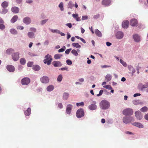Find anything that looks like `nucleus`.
Segmentation results:
<instances>
[{
  "label": "nucleus",
  "instance_id": "f257e3e1",
  "mask_svg": "<svg viewBox=\"0 0 148 148\" xmlns=\"http://www.w3.org/2000/svg\"><path fill=\"white\" fill-rule=\"evenodd\" d=\"M100 108L103 110H107L110 106V102L106 100H102L99 103Z\"/></svg>",
  "mask_w": 148,
  "mask_h": 148
},
{
  "label": "nucleus",
  "instance_id": "f03ea898",
  "mask_svg": "<svg viewBox=\"0 0 148 148\" xmlns=\"http://www.w3.org/2000/svg\"><path fill=\"white\" fill-rule=\"evenodd\" d=\"M45 58L43 60L44 63L45 64H47L48 65H49L52 60L51 56L48 54L45 56Z\"/></svg>",
  "mask_w": 148,
  "mask_h": 148
},
{
  "label": "nucleus",
  "instance_id": "7ed1b4c3",
  "mask_svg": "<svg viewBox=\"0 0 148 148\" xmlns=\"http://www.w3.org/2000/svg\"><path fill=\"white\" fill-rule=\"evenodd\" d=\"M123 122L125 124H128L134 121V118L132 116H124L123 119Z\"/></svg>",
  "mask_w": 148,
  "mask_h": 148
},
{
  "label": "nucleus",
  "instance_id": "20e7f679",
  "mask_svg": "<svg viewBox=\"0 0 148 148\" xmlns=\"http://www.w3.org/2000/svg\"><path fill=\"white\" fill-rule=\"evenodd\" d=\"M123 114L125 116H131L133 113V110L130 108H127L123 110L122 112Z\"/></svg>",
  "mask_w": 148,
  "mask_h": 148
},
{
  "label": "nucleus",
  "instance_id": "39448f33",
  "mask_svg": "<svg viewBox=\"0 0 148 148\" xmlns=\"http://www.w3.org/2000/svg\"><path fill=\"white\" fill-rule=\"evenodd\" d=\"M30 82V79L27 77H24L21 80V83L23 85L27 86Z\"/></svg>",
  "mask_w": 148,
  "mask_h": 148
},
{
  "label": "nucleus",
  "instance_id": "423d86ee",
  "mask_svg": "<svg viewBox=\"0 0 148 148\" xmlns=\"http://www.w3.org/2000/svg\"><path fill=\"white\" fill-rule=\"evenodd\" d=\"M84 110L80 108L76 112V116L78 118H81L84 116Z\"/></svg>",
  "mask_w": 148,
  "mask_h": 148
},
{
  "label": "nucleus",
  "instance_id": "0eeeda50",
  "mask_svg": "<svg viewBox=\"0 0 148 148\" xmlns=\"http://www.w3.org/2000/svg\"><path fill=\"white\" fill-rule=\"evenodd\" d=\"M96 102L95 101H92V104L88 106V109L91 110H96L97 108V106L96 105Z\"/></svg>",
  "mask_w": 148,
  "mask_h": 148
},
{
  "label": "nucleus",
  "instance_id": "6e6552de",
  "mask_svg": "<svg viewBox=\"0 0 148 148\" xmlns=\"http://www.w3.org/2000/svg\"><path fill=\"white\" fill-rule=\"evenodd\" d=\"M19 53L18 52H14L12 54V58L14 61H16L19 58Z\"/></svg>",
  "mask_w": 148,
  "mask_h": 148
},
{
  "label": "nucleus",
  "instance_id": "1a4fd4ad",
  "mask_svg": "<svg viewBox=\"0 0 148 148\" xmlns=\"http://www.w3.org/2000/svg\"><path fill=\"white\" fill-rule=\"evenodd\" d=\"M40 81L42 83L47 84L49 82V79L48 77L44 76L40 78Z\"/></svg>",
  "mask_w": 148,
  "mask_h": 148
},
{
  "label": "nucleus",
  "instance_id": "9d476101",
  "mask_svg": "<svg viewBox=\"0 0 148 148\" xmlns=\"http://www.w3.org/2000/svg\"><path fill=\"white\" fill-rule=\"evenodd\" d=\"M115 36L117 39H121L123 38L124 36V34L122 32L118 31L116 33Z\"/></svg>",
  "mask_w": 148,
  "mask_h": 148
},
{
  "label": "nucleus",
  "instance_id": "9b49d317",
  "mask_svg": "<svg viewBox=\"0 0 148 148\" xmlns=\"http://www.w3.org/2000/svg\"><path fill=\"white\" fill-rule=\"evenodd\" d=\"M7 70L10 72H13L15 70L14 67L12 65H8L6 67Z\"/></svg>",
  "mask_w": 148,
  "mask_h": 148
},
{
  "label": "nucleus",
  "instance_id": "f8f14e48",
  "mask_svg": "<svg viewBox=\"0 0 148 148\" xmlns=\"http://www.w3.org/2000/svg\"><path fill=\"white\" fill-rule=\"evenodd\" d=\"M135 114L137 119L140 120L142 119L143 115L139 111H138L136 112L135 113Z\"/></svg>",
  "mask_w": 148,
  "mask_h": 148
},
{
  "label": "nucleus",
  "instance_id": "ddd939ff",
  "mask_svg": "<svg viewBox=\"0 0 148 148\" xmlns=\"http://www.w3.org/2000/svg\"><path fill=\"white\" fill-rule=\"evenodd\" d=\"M73 106L71 104L67 105L66 107V113L67 114H70L71 113Z\"/></svg>",
  "mask_w": 148,
  "mask_h": 148
},
{
  "label": "nucleus",
  "instance_id": "4468645a",
  "mask_svg": "<svg viewBox=\"0 0 148 148\" xmlns=\"http://www.w3.org/2000/svg\"><path fill=\"white\" fill-rule=\"evenodd\" d=\"M23 22L26 25L29 24L31 22V20L30 18L26 17L23 19Z\"/></svg>",
  "mask_w": 148,
  "mask_h": 148
},
{
  "label": "nucleus",
  "instance_id": "2eb2a0df",
  "mask_svg": "<svg viewBox=\"0 0 148 148\" xmlns=\"http://www.w3.org/2000/svg\"><path fill=\"white\" fill-rule=\"evenodd\" d=\"M138 23L137 20L135 18L132 19L130 21V25L133 27L137 26Z\"/></svg>",
  "mask_w": 148,
  "mask_h": 148
},
{
  "label": "nucleus",
  "instance_id": "dca6fc26",
  "mask_svg": "<svg viewBox=\"0 0 148 148\" xmlns=\"http://www.w3.org/2000/svg\"><path fill=\"white\" fill-rule=\"evenodd\" d=\"M132 125L136 126L139 128H143L144 127L143 125L141 123L138 122H135L132 123Z\"/></svg>",
  "mask_w": 148,
  "mask_h": 148
},
{
  "label": "nucleus",
  "instance_id": "f3484780",
  "mask_svg": "<svg viewBox=\"0 0 148 148\" xmlns=\"http://www.w3.org/2000/svg\"><path fill=\"white\" fill-rule=\"evenodd\" d=\"M133 38L134 41L138 42L140 41V36L137 34H135L133 36Z\"/></svg>",
  "mask_w": 148,
  "mask_h": 148
},
{
  "label": "nucleus",
  "instance_id": "a211bd4d",
  "mask_svg": "<svg viewBox=\"0 0 148 148\" xmlns=\"http://www.w3.org/2000/svg\"><path fill=\"white\" fill-rule=\"evenodd\" d=\"M11 10L14 14L18 13L19 11V9L18 7L14 6L12 8Z\"/></svg>",
  "mask_w": 148,
  "mask_h": 148
},
{
  "label": "nucleus",
  "instance_id": "6ab92c4d",
  "mask_svg": "<svg viewBox=\"0 0 148 148\" xmlns=\"http://www.w3.org/2000/svg\"><path fill=\"white\" fill-rule=\"evenodd\" d=\"M129 22L128 21H123L122 23V26L124 28H127L129 25Z\"/></svg>",
  "mask_w": 148,
  "mask_h": 148
},
{
  "label": "nucleus",
  "instance_id": "aec40b11",
  "mask_svg": "<svg viewBox=\"0 0 148 148\" xmlns=\"http://www.w3.org/2000/svg\"><path fill=\"white\" fill-rule=\"evenodd\" d=\"M111 1L110 0H102V4L104 5L108 6L111 4Z\"/></svg>",
  "mask_w": 148,
  "mask_h": 148
},
{
  "label": "nucleus",
  "instance_id": "412c9836",
  "mask_svg": "<svg viewBox=\"0 0 148 148\" xmlns=\"http://www.w3.org/2000/svg\"><path fill=\"white\" fill-rule=\"evenodd\" d=\"M31 109L30 108H27L26 110L24 112V113L26 117L27 116H29L31 114Z\"/></svg>",
  "mask_w": 148,
  "mask_h": 148
},
{
  "label": "nucleus",
  "instance_id": "4be33fe9",
  "mask_svg": "<svg viewBox=\"0 0 148 148\" xmlns=\"http://www.w3.org/2000/svg\"><path fill=\"white\" fill-rule=\"evenodd\" d=\"M32 69L35 71H38L40 70V66L38 65H34L33 66Z\"/></svg>",
  "mask_w": 148,
  "mask_h": 148
},
{
  "label": "nucleus",
  "instance_id": "5701e85b",
  "mask_svg": "<svg viewBox=\"0 0 148 148\" xmlns=\"http://www.w3.org/2000/svg\"><path fill=\"white\" fill-rule=\"evenodd\" d=\"M72 16L77 21H81L80 17H78V14H73Z\"/></svg>",
  "mask_w": 148,
  "mask_h": 148
},
{
  "label": "nucleus",
  "instance_id": "b1692460",
  "mask_svg": "<svg viewBox=\"0 0 148 148\" xmlns=\"http://www.w3.org/2000/svg\"><path fill=\"white\" fill-rule=\"evenodd\" d=\"M129 71L132 72V73L133 75L136 72L135 69L131 65H129L128 67Z\"/></svg>",
  "mask_w": 148,
  "mask_h": 148
},
{
  "label": "nucleus",
  "instance_id": "393cba45",
  "mask_svg": "<svg viewBox=\"0 0 148 148\" xmlns=\"http://www.w3.org/2000/svg\"><path fill=\"white\" fill-rule=\"evenodd\" d=\"M52 64L55 67L60 66L61 65V64L59 61H54Z\"/></svg>",
  "mask_w": 148,
  "mask_h": 148
},
{
  "label": "nucleus",
  "instance_id": "a878e982",
  "mask_svg": "<svg viewBox=\"0 0 148 148\" xmlns=\"http://www.w3.org/2000/svg\"><path fill=\"white\" fill-rule=\"evenodd\" d=\"M18 16L17 15L14 16L10 20V22L12 23H14L16 21L18 18Z\"/></svg>",
  "mask_w": 148,
  "mask_h": 148
},
{
  "label": "nucleus",
  "instance_id": "bb28decb",
  "mask_svg": "<svg viewBox=\"0 0 148 148\" xmlns=\"http://www.w3.org/2000/svg\"><path fill=\"white\" fill-rule=\"evenodd\" d=\"M54 88L53 85H50L47 87V90L48 92H51L54 89Z\"/></svg>",
  "mask_w": 148,
  "mask_h": 148
},
{
  "label": "nucleus",
  "instance_id": "cd10ccee",
  "mask_svg": "<svg viewBox=\"0 0 148 148\" xmlns=\"http://www.w3.org/2000/svg\"><path fill=\"white\" fill-rule=\"evenodd\" d=\"M27 36L28 37L31 39H32L34 38V34L32 32H29L27 33Z\"/></svg>",
  "mask_w": 148,
  "mask_h": 148
},
{
  "label": "nucleus",
  "instance_id": "c85d7f7f",
  "mask_svg": "<svg viewBox=\"0 0 148 148\" xmlns=\"http://www.w3.org/2000/svg\"><path fill=\"white\" fill-rule=\"evenodd\" d=\"M112 78L111 75L110 74H108L106 75L105 80L107 82H109L111 79Z\"/></svg>",
  "mask_w": 148,
  "mask_h": 148
},
{
  "label": "nucleus",
  "instance_id": "c756f323",
  "mask_svg": "<svg viewBox=\"0 0 148 148\" xmlns=\"http://www.w3.org/2000/svg\"><path fill=\"white\" fill-rule=\"evenodd\" d=\"M8 5V3L6 1H3L1 4V6L3 8H5L7 7Z\"/></svg>",
  "mask_w": 148,
  "mask_h": 148
},
{
  "label": "nucleus",
  "instance_id": "7c9ffc66",
  "mask_svg": "<svg viewBox=\"0 0 148 148\" xmlns=\"http://www.w3.org/2000/svg\"><path fill=\"white\" fill-rule=\"evenodd\" d=\"M95 32L97 36L100 37L102 36V35L101 32L98 29H95Z\"/></svg>",
  "mask_w": 148,
  "mask_h": 148
},
{
  "label": "nucleus",
  "instance_id": "2f4dec72",
  "mask_svg": "<svg viewBox=\"0 0 148 148\" xmlns=\"http://www.w3.org/2000/svg\"><path fill=\"white\" fill-rule=\"evenodd\" d=\"M14 50L12 48H9L8 49L6 50V53L8 55H10L11 53L12 54V52H14Z\"/></svg>",
  "mask_w": 148,
  "mask_h": 148
},
{
  "label": "nucleus",
  "instance_id": "473e14b6",
  "mask_svg": "<svg viewBox=\"0 0 148 148\" xmlns=\"http://www.w3.org/2000/svg\"><path fill=\"white\" fill-rule=\"evenodd\" d=\"M10 33L13 35L17 34L18 33L17 31L14 29L12 28L10 30Z\"/></svg>",
  "mask_w": 148,
  "mask_h": 148
},
{
  "label": "nucleus",
  "instance_id": "72a5a7b5",
  "mask_svg": "<svg viewBox=\"0 0 148 148\" xmlns=\"http://www.w3.org/2000/svg\"><path fill=\"white\" fill-rule=\"evenodd\" d=\"M26 62V60L24 58H21L20 59V62L21 64L24 65L25 64Z\"/></svg>",
  "mask_w": 148,
  "mask_h": 148
},
{
  "label": "nucleus",
  "instance_id": "f704fd0d",
  "mask_svg": "<svg viewBox=\"0 0 148 148\" xmlns=\"http://www.w3.org/2000/svg\"><path fill=\"white\" fill-rule=\"evenodd\" d=\"M49 30L53 33H56L58 34H60V31L58 29H53L49 28Z\"/></svg>",
  "mask_w": 148,
  "mask_h": 148
},
{
  "label": "nucleus",
  "instance_id": "c9c22d12",
  "mask_svg": "<svg viewBox=\"0 0 148 148\" xmlns=\"http://www.w3.org/2000/svg\"><path fill=\"white\" fill-rule=\"evenodd\" d=\"M62 56V55L60 54H56L54 55V58L56 60L60 59V57Z\"/></svg>",
  "mask_w": 148,
  "mask_h": 148
},
{
  "label": "nucleus",
  "instance_id": "e433bc0d",
  "mask_svg": "<svg viewBox=\"0 0 148 148\" xmlns=\"http://www.w3.org/2000/svg\"><path fill=\"white\" fill-rule=\"evenodd\" d=\"M8 11V10L5 8H3L1 11L0 12L1 14H5L7 13Z\"/></svg>",
  "mask_w": 148,
  "mask_h": 148
},
{
  "label": "nucleus",
  "instance_id": "4c0bfd02",
  "mask_svg": "<svg viewBox=\"0 0 148 148\" xmlns=\"http://www.w3.org/2000/svg\"><path fill=\"white\" fill-rule=\"evenodd\" d=\"M147 88H148V82L142 86L141 90L143 91H144L145 89Z\"/></svg>",
  "mask_w": 148,
  "mask_h": 148
},
{
  "label": "nucleus",
  "instance_id": "58836bf2",
  "mask_svg": "<svg viewBox=\"0 0 148 148\" xmlns=\"http://www.w3.org/2000/svg\"><path fill=\"white\" fill-rule=\"evenodd\" d=\"M140 111L143 112H147L148 110V108L146 106H144L141 108Z\"/></svg>",
  "mask_w": 148,
  "mask_h": 148
},
{
  "label": "nucleus",
  "instance_id": "ea45409f",
  "mask_svg": "<svg viewBox=\"0 0 148 148\" xmlns=\"http://www.w3.org/2000/svg\"><path fill=\"white\" fill-rule=\"evenodd\" d=\"M72 45L76 48H80L81 46L80 45H79L78 43H73L72 44Z\"/></svg>",
  "mask_w": 148,
  "mask_h": 148
},
{
  "label": "nucleus",
  "instance_id": "a19ab883",
  "mask_svg": "<svg viewBox=\"0 0 148 148\" xmlns=\"http://www.w3.org/2000/svg\"><path fill=\"white\" fill-rule=\"evenodd\" d=\"M58 7L60 8L61 11H63L64 10L63 4L62 2H61L60 3Z\"/></svg>",
  "mask_w": 148,
  "mask_h": 148
},
{
  "label": "nucleus",
  "instance_id": "79ce46f5",
  "mask_svg": "<svg viewBox=\"0 0 148 148\" xmlns=\"http://www.w3.org/2000/svg\"><path fill=\"white\" fill-rule=\"evenodd\" d=\"M120 62L124 66L126 67L127 66V63L122 59H121L120 60Z\"/></svg>",
  "mask_w": 148,
  "mask_h": 148
},
{
  "label": "nucleus",
  "instance_id": "37998d69",
  "mask_svg": "<svg viewBox=\"0 0 148 148\" xmlns=\"http://www.w3.org/2000/svg\"><path fill=\"white\" fill-rule=\"evenodd\" d=\"M62 79V76L61 74L59 75L57 78V81L58 82H61Z\"/></svg>",
  "mask_w": 148,
  "mask_h": 148
},
{
  "label": "nucleus",
  "instance_id": "c03bdc74",
  "mask_svg": "<svg viewBox=\"0 0 148 148\" xmlns=\"http://www.w3.org/2000/svg\"><path fill=\"white\" fill-rule=\"evenodd\" d=\"M73 4L71 1H70L68 5V7L72 9L73 6Z\"/></svg>",
  "mask_w": 148,
  "mask_h": 148
},
{
  "label": "nucleus",
  "instance_id": "a18cd8bd",
  "mask_svg": "<svg viewBox=\"0 0 148 148\" xmlns=\"http://www.w3.org/2000/svg\"><path fill=\"white\" fill-rule=\"evenodd\" d=\"M71 53L75 56H77L78 55L77 51L75 49L71 51Z\"/></svg>",
  "mask_w": 148,
  "mask_h": 148
},
{
  "label": "nucleus",
  "instance_id": "49530a36",
  "mask_svg": "<svg viewBox=\"0 0 148 148\" xmlns=\"http://www.w3.org/2000/svg\"><path fill=\"white\" fill-rule=\"evenodd\" d=\"M76 106H84V103L83 102H81L79 103H77L76 104Z\"/></svg>",
  "mask_w": 148,
  "mask_h": 148
},
{
  "label": "nucleus",
  "instance_id": "de8ad7c7",
  "mask_svg": "<svg viewBox=\"0 0 148 148\" xmlns=\"http://www.w3.org/2000/svg\"><path fill=\"white\" fill-rule=\"evenodd\" d=\"M103 87L106 89H108L109 90H111L112 89V88L111 86L110 85H108L106 86H104Z\"/></svg>",
  "mask_w": 148,
  "mask_h": 148
},
{
  "label": "nucleus",
  "instance_id": "09e8293b",
  "mask_svg": "<svg viewBox=\"0 0 148 148\" xmlns=\"http://www.w3.org/2000/svg\"><path fill=\"white\" fill-rule=\"evenodd\" d=\"M33 64V62H29L27 64V66L28 67H31Z\"/></svg>",
  "mask_w": 148,
  "mask_h": 148
},
{
  "label": "nucleus",
  "instance_id": "8fccbe9b",
  "mask_svg": "<svg viewBox=\"0 0 148 148\" xmlns=\"http://www.w3.org/2000/svg\"><path fill=\"white\" fill-rule=\"evenodd\" d=\"M48 21V19H46L42 20L40 23L41 25H44L47 21Z\"/></svg>",
  "mask_w": 148,
  "mask_h": 148
},
{
  "label": "nucleus",
  "instance_id": "3c124183",
  "mask_svg": "<svg viewBox=\"0 0 148 148\" xmlns=\"http://www.w3.org/2000/svg\"><path fill=\"white\" fill-rule=\"evenodd\" d=\"M133 103L135 105H137L139 104V101L137 100H134L133 101Z\"/></svg>",
  "mask_w": 148,
  "mask_h": 148
},
{
  "label": "nucleus",
  "instance_id": "603ef678",
  "mask_svg": "<svg viewBox=\"0 0 148 148\" xmlns=\"http://www.w3.org/2000/svg\"><path fill=\"white\" fill-rule=\"evenodd\" d=\"M3 23L0 24V29L1 30H3L5 29V27Z\"/></svg>",
  "mask_w": 148,
  "mask_h": 148
},
{
  "label": "nucleus",
  "instance_id": "864d4df0",
  "mask_svg": "<svg viewBox=\"0 0 148 148\" xmlns=\"http://www.w3.org/2000/svg\"><path fill=\"white\" fill-rule=\"evenodd\" d=\"M66 63L69 65H71L72 64V62L70 60L68 59L66 61Z\"/></svg>",
  "mask_w": 148,
  "mask_h": 148
},
{
  "label": "nucleus",
  "instance_id": "5fc2aeb1",
  "mask_svg": "<svg viewBox=\"0 0 148 148\" xmlns=\"http://www.w3.org/2000/svg\"><path fill=\"white\" fill-rule=\"evenodd\" d=\"M58 107L60 109H61L63 108V106L61 103H59L58 104Z\"/></svg>",
  "mask_w": 148,
  "mask_h": 148
},
{
  "label": "nucleus",
  "instance_id": "6e6d98bb",
  "mask_svg": "<svg viewBox=\"0 0 148 148\" xmlns=\"http://www.w3.org/2000/svg\"><path fill=\"white\" fill-rule=\"evenodd\" d=\"M88 18V17L87 15L83 16L82 17V21L87 20Z\"/></svg>",
  "mask_w": 148,
  "mask_h": 148
},
{
  "label": "nucleus",
  "instance_id": "4d7b16f0",
  "mask_svg": "<svg viewBox=\"0 0 148 148\" xmlns=\"http://www.w3.org/2000/svg\"><path fill=\"white\" fill-rule=\"evenodd\" d=\"M28 55L31 56H38L37 54H36L33 53L32 52H29L28 53Z\"/></svg>",
  "mask_w": 148,
  "mask_h": 148
},
{
  "label": "nucleus",
  "instance_id": "13d9d810",
  "mask_svg": "<svg viewBox=\"0 0 148 148\" xmlns=\"http://www.w3.org/2000/svg\"><path fill=\"white\" fill-rule=\"evenodd\" d=\"M65 50V46H63L62 48L58 50L59 53L63 52Z\"/></svg>",
  "mask_w": 148,
  "mask_h": 148
},
{
  "label": "nucleus",
  "instance_id": "bf43d9fd",
  "mask_svg": "<svg viewBox=\"0 0 148 148\" xmlns=\"http://www.w3.org/2000/svg\"><path fill=\"white\" fill-rule=\"evenodd\" d=\"M23 68V66L20 65H18V69L20 71H22Z\"/></svg>",
  "mask_w": 148,
  "mask_h": 148
},
{
  "label": "nucleus",
  "instance_id": "052dcab7",
  "mask_svg": "<svg viewBox=\"0 0 148 148\" xmlns=\"http://www.w3.org/2000/svg\"><path fill=\"white\" fill-rule=\"evenodd\" d=\"M103 90H101L99 91V94H98L97 95V96L99 97L101 96L103 93Z\"/></svg>",
  "mask_w": 148,
  "mask_h": 148
},
{
  "label": "nucleus",
  "instance_id": "680f3d73",
  "mask_svg": "<svg viewBox=\"0 0 148 148\" xmlns=\"http://www.w3.org/2000/svg\"><path fill=\"white\" fill-rule=\"evenodd\" d=\"M99 14L94 15L93 16V18L95 19H97L99 17Z\"/></svg>",
  "mask_w": 148,
  "mask_h": 148
},
{
  "label": "nucleus",
  "instance_id": "e2e57ef3",
  "mask_svg": "<svg viewBox=\"0 0 148 148\" xmlns=\"http://www.w3.org/2000/svg\"><path fill=\"white\" fill-rule=\"evenodd\" d=\"M30 30L31 31H33L34 32H36V29L34 27H31Z\"/></svg>",
  "mask_w": 148,
  "mask_h": 148
},
{
  "label": "nucleus",
  "instance_id": "0e129e2a",
  "mask_svg": "<svg viewBox=\"0 0 148 148\" xmlns=\"http://www.w3.org/2000/svg\"><path fill=\"white\" fill-rule=\"evenodd\" d=\"M140 69V67L138 65L136 66V70L137 71V73L138 74L139 73V70Z\"/></svg>",
  "mask_w": 148,
  "mask_h": 148
},
{
  "label": "nucleus",
  "instance_id": "69168bd1",
  "mask_svg": "<svg viewBox=\"0 0 148 148\" xmlns=\"http://www.w3.org/2000/svg\"><path fill=\"white\" fill-rule=\"evenodd\" d=\"M71 50V49H66V50L65 51V53L67 54H69Z\"/></svg>",
  "mask_w": 148,
  "mask_h": 148
},
{
  "label": "nucleus",
  "instance_id": "338daca9",
  "mask_svg": "<svg viewBox=\"0 0 148 148\" xmlns=\"http://www.w3.org/2000/svg\"><path fill=\"white\" fill-rule=\"evenodd\" d=\"M66 35H67V39L68 40L70 38V37H71V35H70V33L69 32H67Z\"/></svg>",
  "mask_w": 148,
  "mask_h": 148
},
{
  "label": "nucleus",
  "instance_id": "774afa93",
  "mask_svg": "<svg viewBox=\"0 0 148 148\" xmlns=\"http://www.w3.org/2000/svg\"><path fill=\"white\" fill-rule=\"evenodd\" d=\"M65 25L70 28H71L72 26V24L71 23H66Z\"/></svg>",
  "mask_w": 148,
  "mask_h": 148
}]
</instances>
